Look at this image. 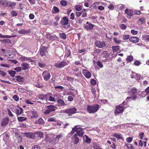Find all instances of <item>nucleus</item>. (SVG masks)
Here are the masks:
<instances>
[{
  "instance_id": "obj_1",
  "label": "nucleus",
  "mask_w": 149,
  "mask_h": 149,
  "mask_svg": "<svg viewBox=\"0 0 149 149\" xmlns=\"http://www.w3.org/2000/svg\"><path fill=\"white\" fill-rule=\"evenodd\" d=\"M128 107L129 105L127 104V103L125 102V101H123L121 104L116 106L114 111L115 114L122 113L125 108Z\"/></svg>"
},
{
  "instance_id": "obj_2",
  "label": "nucleus",
  "mask_w": 149,
  "mask_h": 149,
  "mask_svg": "<svg viewBox=\"0 0 149 149\" xmlns=\"http://www.w3.org/2000/svg\"><path fill=\"white\" fill-rule=\"evenodd\" d=\"M99 108V105L98 104H95L92 106L88 105L87 108V110L89 113H92L97 112Z\"/></svg>"
},
{
  "instance_id": "obj_3",
  "label": "nucleus",
  "mask_w": 149,
  "mask_h": 149,
  "mask_svg": "<svg viewBox=\"0 0 149 149\" xmlns=\"http://www.w3.org/2000/svg\"><path fill=\"white\" fill-rule=\"evenodd\" d=\"M57 109L56 107L50 105L46 107L45 109L43 110V112L46 115L54 111Z\"/></svg>"
},
{
  "instance_id": "obj_4",
  "label": "nucleus",
  "mask_w": 149,
  "mask_h": 149,
  "mask_svg": "<svg viewBox=\"0 0 149 149\" xmlns=\"http://www.w3.org/2000/svg\"><path fill=\"white\" fill-rule=\"evenodd\" d=\"M61 23L63 27L67 29L70 26V24L69 23V19L67 17H63L61 21Z\"/></svg>"
},
{
  "instance_id": "obj_5",
  "label": "nucleus",
  "mask_w": 149,
  "mask_h": 149,
  "mask_svg": "<svg viewBox=\"0 0 149 149\" xmlns=\"http://www.w3.org/2000/svg\"><path fill=\"white\" fill-rule=\"evenodd\" d=\"M130 96L133 97V100H135L137 98L138 94L137 90L136 88H133L131 89L128 92Z\"/></svg>"
},
{
  "instance_id": "obj_6",
  "label": "nucleus",
  "mask_w": 149,
  "mask_h": 149,
  "mask_svg": "<svg viewBox=\"0 0 149 149\" xmlns=\"http://www.w3.org/2000/svg\"><path fill=\"white\" fill-rule=\"evenodd\" d=\"M13 134H15V137L16 138L15 140V141H17V143H20L22 141V137L19 133L18 130L14 131L13 132Z\"/></svg>"
},
{
  "instance_id": "obj_7",
  "label": "nucleus",
  "mask_w": 149,
  "mask_h": 149,
  "mask_svg": "<svg viewBox=\"0 0 149 149\" xmlns=\"http://www.w3.org/2000/svg\"><path fill=\"white\" fill-rule=\"evenodd\" d=\"M77 111V109L73 107L66 109L65 112L68 114L69 116H70L76 113Z\"/></svg>"
},
{
  "instance_id": "obj_8",
  "label": "nucleus",
  "mask_w": 149,
  "mask_h": 149,
  "mask_svg": "<svg viewBox=\"0 0 149 149\" xmlns=\"http://www.w3.org/2000/svg\"><path fill=\"white\" fill-rule=\"evenodd\" d=\"M47 47L45 46H42L40 49L39 54L42 56H45L46 54L48 53V51L47 50Z\"/></svg>"
},
{
  "instance_id": "obj_9",
  "label": "nucleus",
  "mask_w": 149,
  "mask_h": 149,
  "mask_svg": "<svg viewBox=\"0 0 149 149\" xmlns=\"http://www.w3.org/2000/svg\"><path fill=\"white\" fill-rule=\"evenodd\" d=\"M42 76L43 78L44 79L47 81L51 77V74L47 70L44 71L42 74Z\"/></svg>"
},
{
  "instance_id": "obj_10",
  "label": "nucleus",
  "mask_w": 149,
  "mask_h": 149,
  "mask_svg": "<svg viewBox=\"0 0 149 149\" xmlns=\"http://www.w3.org/2000/svg\"><path fill=\"white\" fill-rule=\"evenodd\" d=\"M77 126H79L78 127H77L76 130V132H77V136H78L80 137H82L84 134L83 130L82 128H80V125H77Z\"/></svg>"
},
{
  "instance_id": "obj_11",
  "label": "nucleus",
  "mask_w": 149,
  "mask_h": 149,
  "mask_svg": "<svg viewBox=\"0 0 149 149\" xmlns=\"http://www.w3.org/2000/svg\"><path fill=\"white\" fill-rule=\"evenodd\" d=\"M67 65L66 62L65 61H62L61 62L55 63V67L57 68H63Z\"/></svg>"
},
{
  "instance_id": "obj_12",
  "label": "nucleus",
  "mask_w": 149,
  "mask_h": 149,
  "mask_svg": "<svg viewBox=\"0 0 149 149\" xmlns=\"http://www.w3.org/2000/svg\"><path fill=\"white\" fill-rule=\"evenodd\" d=\"M125 12L127 15V17L128 18L130 19L134 15V12L132 9H126L125 10Z\"/></svg>"
},
{
  "instance_id": "obj_13",
  "label": "nucleus",
  "mask_w": 149,
  "mask_h": 149,
  "mask_svg": "<svg viewBox=\"0 0 149 149\" xmlns=\"http://www.w3.org/2000/svg\"><path fill=\"white\" fill-rule=\"evenodd\" d=\"M95 46L99 48H102L106 46L105 43L103 41L97 40L95 42Z\"/></svg>"
},
{
  "instance_id": "obj_14",
  "label": "nucleus",
  "mask_w": 149,
  "mask_h": 149,
  "mask_svg": "<svg viewBox=\"0 0 149 149\" xmlns=\"http://www.w3.org/2000/svg\"><path fill=\"white\" fill-rule=\"evenodd\" d=\"M86 24H84V27L87 30H92L95 26L94 25L89 23L88 22H86Z\"/></svg>"
},
{
  "instance_id": "obj_15",
  "label": "nucleus",
  "mask_w": 149,
  "mask_h": 149,
  "mask_svg": "<svg viewBox=\"0 0 149 149\" xmlns=\"http://www.w3.org/2000/svg\"><path fill=\"white\" fill-rule=\"evenodd\" d=\"M82 73L87 78L89 79L91 77V72L86 69H83L82 70Z\"/></svg>"
},
{
  "instance_id": "obj_16",
  "label": "nucleus",
  "mask_w": 149,
  "mask_h": 149,
  "mask_svg": "<svg viewBox=\"0 0 149 149\" xmlns=\"http://www.w3.org/2000/svg\"><path fill=\"white\" fill-rule=\"evenodd\" d=\"M77 134H75L72 137V140L74 144H77L79 142V139L77 136Z\"/></svg>"
},
{
  "instance_id": "obj_17",
  "label": "nucleus",
  "mask_w": 149,
  "mask_h": 149,
  "mask_svg": "<svg viewBox=\"0 0 149 149\" xmlns=\"http://www.w3.org/2000/svg\"><path fill=\"white\" fill-rule=\"evenodd\" d=\"M45 37L49 40H54L56 39V36L55 35H52L49 33H47L45 35Z\"/></svg>"
},
{
  "instance_id": "obj_18",
  "label": "nucleus",
  "mask_w": 149,
  "mask_h": 149,
  "mask_svg": "<svg viewBox=\"0 0 149 149\" xmlns=\"http://www.w3.org/2000/svg\"><path fill=\"white\" fill-rule=\"evenodd\" d=\"M21 134H24V136H26L29 138L33 139L34 137L33 134L32 133L21 132Z\"/></svg>"
},
{
  "instance_id": "obj_19",
  "label": "nucleus",
  "mask_w": 149,
  "mask_h": 149,
  "mask_svg": "<svg viewBox=\"0 0 149 149\" xmlns=\"http://www.w3.org/2000/svg\"><path fill=\"white\" fill-rule=\"evenodd\" d=\"M2 135L3 136V140L5 142H7L10 140V136L8 134L4 133Z\"/></svg>"
},
{
  "instance_id": "obj_20",
  "label": "nucleus",
  "mask_w": 149,
  "mask_h": 149,
  "mask_svg": "<svg viewBox=\"0 0 149 149\" xmlns=\"http://www.w3.org/2000/svg\"><path fill=\"white\" fill-rule=\"evenodd\" d=\"M129 40L132 42L135 43L139 41V38L136 37H131L129 38Z\"/></svg>"
},
{
  "instance_id": "obj_21",
  "label": "nucleus",
  "mask_w": 149,
  "mask_h": 149,
  "mask_svg": "<svg viewBox=\"0 0 149 149\" xmlns=\"http://www.w3.org/2000/svg\"><path fill=\"white\" fill-rule=\"evenodd\" d=\"M21 65L22 67V69L23 70L28 69L29 67V64L25 62H23L21 64Z\"/></svg>"
},
{
  "instance_id": "obj_22",
  "label": "nucleus",
  "mask_w": 149,
  "mask_h": 149,
  "mask_svg": "<svg viewBox=\"0 0 149 149\" xmlns=\"http://www.w3.org/2000/svg\"><path fill=\"white\" fill-rule=\"evenodd\" d=\"M30 117L31 118H36L38 116L36 112L34 111H31L29 113Z\"/></svg>"
},
{
  "instance_id": "obj_23",
  "label": "nucleus",
  "mask_w": 149,
  "mask_h": 149,
  "mask_svg": "<svg viewBox=\"0 0 149 149\" xmlns=\"http://www.w3.org/2000/svg\"><path fill=\"white\" fill-rule=\"evenodd\" d=\"M57 102L58 104V106H62L66 104L64 101L61 99H58L57 100Z\"/></svg>"
},
{
  "instance_id": "obj_24",
  "label": "nucleus",
  "mask_w": 149,
  "mask_h": 149,
  "mask_svg": "<svg viewBox=\"0 0 149 149\" xmlns=\"http://www.w3.org/2000/svg\"><path fill=\"white\" fill-rule=\"evenodd\" d=\"M113 136L116 138L117 139H122V140L123 141V139L122 136V135L121 134L117 133H114Z\"/></svg>"
},
{
  "instance_id": "obj_25",
  "label": "nucleus",
  "mask_w": 149,
  "mask_h": 149,
  "mask_svg": "<svg viewBox=\"0 0 149 149\" xmlns=\"http://www.w3.org/2000/svg\"><path fill=\"white\" fill-rule=\"evenodd\" d=\"M83 139L87 143H91V139L89 138L86 135H85L83 136Z\"/></svg>"
},
{
  "instance_id": "obj_26",
  "label": "nucleus",
  "mask_w": 149,
  "mask_h": 149,
  "mask_svg": "<svg viewBox=\"0 0 149 149\" xmlns=\"http://www.w3.org/2000/svg\"><path fill=\"white\" fill-rule=\"evenodd\" d=\"M9 1L7 0L3 1L2 2V5L4 7H9Z\"/></svg>"
},
{
  "instance_id": "obj_27",
  "label": "nucleus",
  "mask_w": 149,
  "mask_h": 149,
  "mask_svg": "<svg viewBox=\"0 0 149 149\" xmlns=\"http://www.w3.org/2000/svg\"><path fill=\"white\" fill-rule=\"evenodd\" d=\"M9 8H14L16 5V3L14 2H11L9 1Z\"/></svg>"
},
{
  "instance_id": "obj_28",
  "label": "nucleus",
  "mask_w": 149,
  "mask_h": 149,
  "mask_svg": "<svg viewBox=\"0 0 149 149\" xmlns=\"http://www.w3.org/2000/svg\"><path fill=\"white\" fill-rule=\"evenodd\" d=\"M29 32L28 30H26L25 29H21L18 31V33L20 34H24L27 33Z\"/></svg>"
},
{
  "instance_id": "obj_29",
  "label": "nucleus",
  "mask_w": 149,
  "mask_h": 149,
  "mask_svg": "<svg viewBox=\"0 0 149 149\" xmlns=\"http://www.w3.org/2000/svg\"><path fill=\"white\" fill-rule=\"evenodd\" d=\"M16 80L20 82H22L24 81V78L20 77V76H16Z\"/></svg>"
},
{
  "instance_id": "obj_30",
  "label": "nucleus",
  "mask_w": 149,
  "mask_h": 149,
  "mask_svg": "<svg viewBox=\"0 0 149 149\" xmlns=\"http://www.w3.org/2000/svg\"><path fill=\"white\" fill-rule=\"evenodd\" d=\"M16 113L17 115H19L21 114L23 112V109L20 107L19 108V109H16Z\"/></svg>"
},
{
  "instance_id": "obj_31",
  "label": "nucleus",
  "mask_w": 149,
  "mask_h": 149,
  "mask_svg": "<svg viewBox=\"0 0 149 149\" xmlns=\"http://www.w3.org/2000/svg\"><path fill=\"white\" fill-rule=\"evenodd\" d=\"M63 135L62 134H60L58 135H57L54 139V141L56 143H58L59 141V139L61 138L62 137Z\"/></svg>"
},
{
  "instance_id": "obj_32",
  "label": "nucleus",
  "mask_w": 149,
  "mask_h": 149,
  "mask_svg": "<svg viewBox=\"0 0 149 149\" xmlns=\"http://www.w3.org/2000/svg\"><path fill=\"white\" fill-rule=\"evenodd\" d=\"M142 39L145 41L149 42V35L145 34L143 35L142 36Z\"/></svg>"
},
{
  "instance_id": "obj_33",
  "label": "nucleus",
  "mask_w": 149,
  "mask_h": 149,
  "mask_svg": "<svg viewBox=\"0 0 149 149\" xmlns=\"http://www.w3.org/2000/svg\"><path fill=\"white\" fill-rule=\"evenodd\" d=\"M78 126H75L72 130V131L70 132L69 134H70V135L71 136L75 132H76V130H77V127H78Z\"/></svg>"
},
{
  "instance_id": "obj_34",
  "label": "nucleus",
  "mask_w": 149,
  "mask_h": 149,
  "mask_svg": "<svg viewBox=\"0 0 149 149\" xmlns=\"http://www.w3.org/2000/svg\"><path fill=\"white\" fill-rule=\"evenodd\" d=\"M112 48L113 52H116L119 50V46H113L112 47Z\"/></svg>"
},
{
  "instance_id": "obj_35",
  "label": "nucleus",
  "mask_w": 149,
  "mask_h": 149,
  "mask_svg": "<svg viewBox=\"0 0 149 149\" xmlns=\"http://www.w3.org/2000/svg\"><path fill=\"white\" fill-rule=\"evenodd\" d=\"M59 36L60 38L63 39H65L66 38V36L65 33H60Z\"/></svg>"
},
{
  "instance_id": "obj_36",
  "label": "nucleus",
  "mask_w": 149,
  "mask_h": 149,
  "mask_svg": "<svg viewBox=\"0 0 149 149\" xmlns=\"http://www.w3.org/2000/svg\"><path fill=\"white\" fill-rule=\"evenodd\" d=\"M87 14L86 12V10L85 9H83L82 10L81 17H87Z\"/></svg>"
},
{
  "instance_id": "obj_37",
  "label": "nucleus",
  "mask_w": 149,
  "mask_h": 149,
  "mask_svg": "<svg viewBox=\"0 0 149 149\" xmlns=\"http://www.w3.org/2000/svg\"><path fill=\"white\" fill-rule=\"evenodd\" d=\"M19 58L20 60L22 61L28 60V57L24 56H21V57H20Z\"/></svg>"
},
{
  "instance_id": "obj_38",
  "label": "nucleus",
  "mask_w": 149,
  "mask_h": 149,
  "mask_svg": "<svg viewBox=\"0 0 149 149\" xmlns=\"http://www.w3.org/2000/svg\"><path fill=\"white\" fill-rule=\"evenodd\" d=\"M139 21H140L141 24H144L146 22V18L144 17L140 18L139 19Z\"/></svg>"
},
{
  "instance_id": "obj_39",
  "label": "nucleus",
  "mask_w": 149,
  "mask_h": 149,
  "mask_svg": "<svg viewBox=\"0 0 149 149\" xmlns=\"http://www.w3.org/2000/svg\"><path fill=\"white\" fill-rule=\"evenodd\" d=\"M133 57L132 56H129L126 58V60L128 62H130L133 61Z\"/></svg>"
},
{
  "instance_id": "obj_40",
  "label": "nucleus",
  "mask_w": 149,
  "mask_h": 149,
  "mask_svg": "<svg viewBox=\"0 0 149 149\" xmlns=\"http://www.w3.org/2000/svg\"><path fill=\"white\" fill-rule=\"evenodd\" d=\"M60 4L63 6H66L67 4V1L65 0H61L60 2Z\"/></svg>"
},
{
  "instance_id": "obj_41",
  "label": "nucleus",
  "mask_w": 149,
  "mask_h": 149,
  "mask_svg": "<svg viewBox=\"0 0 149 149\" xmlns=\"http://www.w3.org/2000/svg\"><path fill=\"white\" fill-rule=\"evenodd\" d=\"M17 119L19 121H24L26 120L27 118L23 117H18Z\"/></svg>"
},
{
  "instance_id": "obj_42",
  "label": "nucleus",
  "mask_w": 149,
  "mask_h": 149,
  "mask_svg": "<svg viewBox=\"0 0 149 149\" xmlns=\"http://www.w3.org/2000/svg\"><path fill=\"white\" fill-rule=\"evenodd\" d=\"M9 74L12 77H14L16 74V72L15 71L10 70L9 71Z\"/></svg>"
},
{
  "instance_id": "obj_43",
  "label": "nucleus",
  "mask_w": 149,
  "mask_h": 149,
  "mask_svg": "<svg viewBox=\"0 0 149 149\" xmlns=\"http://www.w3.org/2000/svg\"><path fill=\"white\" fill-rule=\"evenodd\" d=\"M75 7V10L78 11H80L81 9V6L80 5H77Z\"/></svg>"
},
{
  "instance_id": "obj_44",
  "label": "nucleus",
  "mask_w": 149,
  "mask_h": 149,
  "mask_svg": "<svg viewBox=\"0 0 149 149\" xmlns=\"http://www.w3.org/2000/svg\"><path fill=\"white\" fill-rule=\"evenodd\" d=\"M93 147L95 149H101L100 147L98 144H94Z\"/></svg>"
},
{
  "instance_id": "obj_45",
  "label": "nucleus",
  "mask_w": 149,
  "mask_h": 149,
  "mask_svg": "<svg viewBox=\"0 0 149 149\" xmlns=\"http://www.w3.org/2000/svg\"><path fill=\"white\" fill-rule=\"evenodd\" d=\"M126 146L128 149H133V146L131 144H127Z\"/></svg>"
},
{
  "instance_id": "obj_46",
  "label": "nucleus",
  "mask_w": 149,
  "mask_h": 149,
  "mask_svg": "<svg viewBox=\"0 0 149 149\" xmlns=\"http://www.w3.org/2000/svg\"><path fill=\"white\" fill-rule=\"evenodd\" d=\"M22 68L20 67H17L14 68V70L17 72H19L21 71L22 70Z\"/></svg>"
},
{
  "instance_id": "obj_47",
  "label": "nucleus",
  "mask_w": 149,
  "mask_h": 149,
  "mask_svg": "<svg viewBox=\"0 0 149 149\" xmlns=\"http://www.w3.org/2000/svg\"><path fill=\"white\" fill-rule=\"evenodd\" d=\"M53 9L54 10V11L55 12V13H57L59 12V9L56 6H54V7L53 8Z\"/></svg>"
},
{
  "instance_id": "obj_48",
  "label": "nucleus",
  "mask_w": 149,
  "mask_h": 149,
  "mask_svg": "<svg viewBox=\"0 0 149 149\" xmlns=\"http://www.w3.org/2000/svg\"><path fill=\"white\" fill-rule=\"evenodd\" d=\"M37 135L38 136L41 138L42 137L43 135V133L42 132H39L37 133Z\"/></svg>"
},
{
  "instance_id": "obj_49",
  "label": "nucleus",
  "mask_w": 149,
  "mask_h": 149,
  "mask_svg": "<svg viewBox=\"0 0 149 149\" xmlns=\"http://www.w3.org/2000/svg\"><path fill=\"white\" fill-rule=\"evenodd\" d=\"M39 98L41 100H43L45 99V96L43 94H40L39 95Z\"/></svg>"
},
{
  "instance_id": "obj_50",
  "label": "nucleus",
  "mask_w": 149,
  "mask_h": 149,
  "mask_svg": "<svg viewBox=\"0 0 149 149\" xmlns=\"http://www.w3.org/2000/svg\"><path fill=\"white\" fill-rule=\"evenodd\" d=\"M90 83L92 85H95L96 83V81L94 79H92Z\"/></svg>"
},
{
  "instance_id": "obj_51",
  "label": "nucleus",
  "mask_w": 149,
  "mask_h": 149,
  "mask_svg": "<svg viewBox=\"0 0 149 149\" xmlns=\"http://www.w3.org/2000/svg\"><path fill=\"white\" fill-rule=\"evenodd\" d=\"M97 64L100 68H102L103 67V65L100 61H97Z\"/></svg>"
},
{
  "instance_id": "obj_52",
  "label": "nucleus",
  "mask_w": 149,
  "mask_h": 149,
  "mask_svg": "<svg viewBox=\"0 0 149 149\" xmlns=\"http://www.w3.org/2000/svg\"><path fill=\"white\" fill-rule=\"evenodd\" d=\"M38 65L41 68H44L45 66V64L40 62L38 63Z\"/></svg>"
},
{
  "instance_id": "obj_53",
  "label": "nucleus",
  "mask_w": 149,
  "mask_h": 149,
  "mask_svg": "<svg viewBox=\"0 0 149 149\" xmlns=\"http://www.w3.org/2000/svg\"><path fill=\"white\" fill-rule=\"evenodd\" d=\"M120 27L122 30H125L126 29V26L123 24H121L120 26Z\"/></svg>"
},
{
  "instance_id": "obj_54",
  "label": "nucleus",
  "mask_w": 149,
  "mask_h": 149,
  "mask_svg": "<svg viewBox=\"0 0 149 149\" xmlns=\"http://www.w3.org/2000/svg\"><path fill=\"white\" fill-rule=\"evenodd\" d=\"M133 139L131 137H129L126 139L127 142L128 143H130L132 140Z\"/></svg>"
},
{
  "instance_id": "obj_55",
  "label": "nucleus",
  "mask_w": 149,
  "mask_h": 149,
  "mask_svg": "<svg viewBox=\"0 0 149 149\" xmlns=\"http://www.w3.org/2000/svg\"><path fill=\"white\" fill-rule=\"evenodd\" d=\"M82 14V11H81L80 12H76V17H79Z\"/></svg>"
},
{
  "instance_id": "obj_56",
  "label": "nucleus",
  "mask_w": 149,
  "mask_h": 149,
  "mask_svg": "<svg viewBox=\"0 0 149 149\" xmlns=\"http://www.w3.org/2000/svg\"><path fill=\"white\" fill-rule=\"evenodd\" d=\"M114 41L116 43L120 44V40H117L116 38L114 37L113 38Z\"/></svg>"
},
{
  "instance_id": "obj_57",
  "label": "nucleus",
  "mask_w": 149,
  "mask_h": 149,
  "mask_svg": "<svg viewBox=\"0 0 149 149\" xmlns=\"http://www.w3.org/2000/svg\"><path fill=\"white\" fill-rule=\"evenodd\" d=\"M130 36L129 35H125L123 36V40H127V39L130 38Z\"/></svg>"
},
{
  "instance_id": "obj_58",
  "label": "nucleus",
  "mask_w": 149,
  "mask_h": 149,
  "mask_svg": "<svg viewBox=\"0 0 149 149\" xmlns=\"http://www.w3.org/2000/svg\"><path fill=\"white\" fill-rule=\"evenodd\" d=\"M108 8L110 10H113L114 8V6L113 4H110L108 6Z\"/></svg>"
},
{
  "instance_id": "obj_59",
  "label": "nucleus",
  "mask_w": 149,
  "mask_h": 149,
  "mask_svg": "<svg viewBox=\"0 0 149 149\" xmlns=\"http://www.w3.org/2000/svg\"><path fill=\"white\" fill-rule=\"evenodd\" d=\"M131 33L133 35H136L137 34L138 31H135L134 30H131Z\"/></svg>"
},
{
  "instance_id": "obj_60",
  "label": "nucleus",
  "mask_w": 149,
  "mask_h": 149,
  "mask_svg": "<svg viewBox=\"0 0 149 149\" xmlns=\"http://www.w3.org/2000/svg\"><path fill=\"white\" fill-rule=\"evenodd\" d=\"M145 92L147 95H149V86L146 89Z\"/></svg>"
},
{
  "instance_id": "obj_61",
  "label": "nucleus",
  "mask_w": 149,
  "mask_h": 149,
  "mask_svg": "<svg viewBox=\"0 0 149 149\" xmlns=\"http://www.w3.org/2000/svg\"><path fill=\"white\" fill-rule=\"evenodd\" d=\"M71 55V52L70 50H68V52L66 54V56L67 57H68L70 56Z\"/></svg>"
},
{
  "instance_id": "obj_62",
  "label": "nucleus",
  "mask_w": 149,
  "mask_h": 149,
  "mask_svg": "<svg viewBox=\"0 0 149 149\" xmlns=\"http://www.w3.org/2000/svg\"><path fill=\"white\" fill-rule=\"evenodd\" d=\"M13 99L15 101H17L19 99V98L17 95H15L13 97Z\"/></svg>"
},
{
  "instance_id": "obj_63",
  "label": "nucleus",
  "mask_w": 149,
  "mask_h": 149,
  "mask_svg": "<svg viewBox=\"0 0 149 149\" xmlns=\"http://www.w3.org/2000/svg\"><path fill=\"white\" fill-rule=\"evenodd\" d=\"M31 149H41L40 147L37 145H35L32 146Z\"/></svg>"
},
{
  "instance_id": "obj_64",
  "label": "nucleus",
  "mask_w": 149,
  "mask_h": 149,
  "mask_svg": "<svg viewBox=\"0 0 149 149\" xmlns=\"http://www.w3.org/2000/svg\"><path fill=\"white\" fill-rule=\"evenodd\" d=\"M134 64L136 65L139 66L140 65L141 63L139 61H135Z\"/></svg>"
}]
</instances>
